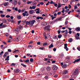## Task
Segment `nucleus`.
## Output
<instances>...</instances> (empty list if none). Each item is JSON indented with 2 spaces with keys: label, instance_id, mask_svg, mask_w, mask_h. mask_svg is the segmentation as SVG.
Returning a JSON list of instances; mask_svg holds the SVG:
<instances>
[{
  "label": "nucleus",
  "instance_id": "obj_1",
  "mask_svg": "<svg viewBox=\"0 0 80 80\" xmlns=\"http://www.w3.org/2000/svg\"><path fill=\"white\" fill-rule=\"evenodd\" d=\"M50 25H48V26L45 27L44 28V30H46L48 32H50Z\"/></svg>",
  "mask_w": 80,
  "mask_h": 80
},
{
  "label": "nucleus",
  "instance_id": "obj_2",
  "mask_svg": "<svg viewBox=\"0 0 80 80\" xmlns=\"http://www.w3.org/2000/svg\"><path fill=\"white\" fill-rule=\"evenodd\" d=\"M70 57H69V56H68L66 57L65 60L66 63H68V62H69V60H70Z\"/></svg>",
  "mask_w": 80,
  "mask_h": 80
},
{
  "label": "nucleus",
  "instance_id": "obj_3",
  "mask_svg": "<svg viewBox=\"0 0 80 80\" xmlns=\"http://www.w3.org/2000/svg\"><path fill=\"white\" fill-rule=\"evenodd\" d=\"M13 3L14 6H16L18 3V1L16 0H14L12 2V3Z\"/></svg>",
  "mask_w": 80,
  "mask_h": 80
},
{
  "label": "nucleus",
  "instance_id": "obj_4",
  "mask_svg": "<svg viewBox=\"0 0 80 80\" xmlns=\"http://www.w3.org/2000/svg\"><path fill=\"white\" fill-rule=\"evenodd\" d=\"M14 73H18L20 72V70L18 69H16L14 70Z\"/></svg>",
  "mask_w": 80,
  "mask_h": 80
},
{
  "label": "nucleus",
  "instance_id": "obj_5",
  "mask_svg": "<svg viewBox=\"0 0 80 80\" xmlns=\"http://www.w3.org/2000/svg\"><path fill=\"white\" fill-rule=\"evenodd\" d=\"M63 72V73L64 75H67V74H68V70H64Z\"/></svg>",
  "mask_w": 80,
  "mask_h": 80
},
{
  "label": "nucleus",
  "instance_id": "obj_6",
  "mask_svg": "<svg viewBox=\"0 0 80 80\" xmlns=\"http://www.w3.org/2000/svg\"><path fill=\"white\" fill-rule=\"evenodd\" d=\"M64 49H66L67 51H68V48L67 47V44H65L64 45Z\"/></svg>",
  "mask_w": 80,
  "mask_h": 80
},
{
  "label": "nucleus",
  "instance_id": "obj_7",
  "mask_svg": "<svg viewBox=\"0 0 80 80\" xmlns=\"http://www.w3.org/2000/svg\"><path fill=\"white\" fill-rule=\"evenodd\" d=\"M57 68H57V67L56 66H53L52 68V69L53 70H57Z\"/></svg>",
  "mask_w": 80,
  "mask_h": 80
},
{
  "label": "nucleus",
  "instance_id": "obj_8",
  "mask_svg": "<svg viewBox=\"0 0 80 80\" xmlns=\"http://www.w3.org/2000/svg\"><path fill=\"white\" fill-rule=\"evenodd\" d=\"M80 61V58L77 60H75V61L72 62L73 63H75L76 62H78Z\"/></svg>",
  "mask_w": 80,
  "mask_h": 80
},
{
  "label": "nucleus",
  "instance_id": "obj_9",
  "mask_svg": "<svg viewBox=\"0 0 80 80\" xmlns=\"http://www.w3.org/2000/svg\"><path fill=\"white\" fill-rule=\"evenodd\" d=\"M31 23L32 25H33L34 23L36 22V21L35 20H33L31 22Z\"/></svg>",
  "mask_w": 80,
  "mask_h": 80
},
{
  "label": "nucleus",
  "instance_id": "obj_10",
  "mask_svg": "<svg viewBox=\"0 0 80 80\" xmlns=\"http://www.w3.org/2000/svg\"><path fill=\"white\" fill-rule=\"evenodd\" d=\"M51 68H50V67H49V66H48L47 68H46V70L48 71H50V70H51Z\"/></svg>",
  "mask_w": 80,
  "mask_h": 80
},
{
  "label": "nucleus",
  "instance_id": "obj_11",
  "mask_svg": "<svg viewBox=\"0 0 80 80\" xmlns=\"http://www.w3.org/2000/svg\"><path fill=\"white\" fill-rule=\"evenodd\" d=\"M31 23V21H30L29 22L28 21H27L26 22V25H30V24Z\"/></svg>",
  "mask_w": 80,
  "mask_h": 80
},
{
  "label": "nucleus",
  "instance_id": "obj_12",
  "mask_svg": "<svg viewBox=\"0 0 80 80\" xmlns=\"http://www.w3.org/2000/svg\"><path fill=\"white\" fill-rule=\"evenodd\" d=\"M33 13H35L34 11L33 10H31L29 11V13L30 14H33Z\"/></svg>",
  "mask_w": 80,
  "mask_h": 80
},
{
  "label": "nucleus",
  "instance_id": "obj_13",
  "mask_svg": "<svg viewBox=\"0 0 80 80\" xmlns=\"http://www.w3.org/2000/svg\"><path fill=\"white\" fill-rule=\"evenodd\" d=\"M17 18L18 19V20H20V19H21L22 18V17L20 15H17Z\"/></svg>",
  "mask_w": 80,
  "mask_h": 80
},
{
  "label": "nucleus",
  "instance_id": "obj_14",
  "mask_svg": "<svg viewBox=\"0 0 80 80\" xmlns=\"http://www.w3.org/2000/svg\"><path fill=\"white\" fill-rule=\"evenodd\" d=\"M20 29L19 28H16V31L17 32H20Z\"/></svg>",
  "mask_w": 80,
  "mask_h": 80
},
{
  "label": "nucleus",
  "instance_id": "obj_15",
  "mask_svg": "<svg viewBox=\"0 0 80 80\" xmlns=\"http://www.w3.org/2000/svg\"><path fill=\"white\" fill-rule=\"evenodd\" d=\"M7 55H8V52H7L5 53L3 55L4 58H5V57H7Z\"/></svg>",
  "mask_w": 80,
  "mask_h": 80
},
{
  "label": "nucleus",
  "instance_id": "obj_16",
  "mask_svg": "<svg viewBox=\"0 0 80 80\" xmlns=\"http://www.w3.org/2000/svg\"><path fill=\"white\" fill-rule=\"evenodd\" d=\"M21 65L23 67H24V68H25V67H27V66L26 65H25L23 63H21Z\"/></svg>",
  "mask_w": 80,
  "mask_h": 80
},
{
  "label": "nucleus",
  "instance_id": "obj_17",
  "mask_svg": "<svg viewBox=\"0 0 80 80\" xmlns=\"http://www.w3.org/2000/svg\"><path fill=\"white\" fill-rule=\"evenodd\" d=\"M53 47H54V46L53 45V43H52L49 46V48H52Z\"/></svg>",
  "mask_w": 80,
  "mask_h": 80
},
{
  "label": "nucleus",
  "instance_id": "obj_18",
  "mask_svg": "<svg viewBox=\"0 0 80 80\" xmlns=\"http://www.w3.org/2000/svg\"><path fill=\"white\" fill-rule=\"evenodd\" d=\"M68 41L69 42L71 43V42H73V39H72V38H70L68 40Z\"/></svg>",
  "mask_w": 80,
  "mask_h": 80
},
{
  "label": "nucleus",
  "instance_id": "obj_19",
  "mask_svg": "<svg viewBox=\"0 0 80 80\" xmlns=\"http://www.w3.org/2000/svg\"><path fill=\"white\" fill-rule=\"evenodd\" d=\"M78 72H77L75 71L73 73V74L74 75H77V74H78Z\"/></svg>",
  "mask_w": 80,
  "mask_h": 80
},
{
  "label": "nucleus",
  "instance_id": "obj_20",
  "mask_svg": "<svg viewBox=\"0 0 80 80\" xmlns=\"http://www.w3.org/2000/svg\"><path fill=\"white\" fill-rule=\"evenodd\" d=\"M7 26V25L6 24H4L2 25V27H0L1 28H5V27H6V26Z\"/></svg>",
  "mask_w": 80,
  "mask_h": 80
},
{
  "label": "nucleus",
  "instance_id": "obj_21",
  "mask_svg": "<svg viewBox=\"0 0 80 80\" xmlns=\"http://www.w3.org/2000/svg\"><path fill=\"white\" fill-rule=\"evenodd\" d=\"M62 35L59 34L58 36V38H62Z\"/></svg>",
  "mask_w": 80,
  "mask_h": 80
},
{
  "label": "nucleus",
  "instance_id": "obj_22",
  "mask_svg": "<svg viewBox=\"0 0 80 80\" xmlns=\"http://www.w3.org/2000/svg\"><path fill=\"white\" fill-rule=\"evenodd\" d=\"M76 30L77 32H79L80 31V28H76Z\"/></svg>",
  "mask_w": 80,
  "mask_h": 80
},
{
  "label": "nucleus",
  "instance_id": "obj_23",
  "mask_svg": "<svg viewBox=\"0 0 80 80\" xmlns=\"http://www.w3.org/2000/svg\"><path fill=\"white\" fill-rule=\"evenodd\" d=\"M7 4H8V2H5L4 4V7H7Z\"/></svg>",
  "mask_w": 80,
  "mask_h": 80
},
{
  "label": "nucleus",
  "instance_id": "obj_24",
  "mask_svg": "<svg viewBox=\"0 0 80 80\" xmlns=\"http://www.w3.org/2000/svg\"><path fill=\"white\" fill-rule=\"evenodd\" d=\"M9 57H10L9 56H8L7 57V58L5 59V60H8H8H10V59H9Z\"/></svg>",
  "mask_w": 80,
  "mask_h": 80
},
{
  "label": "nucleus",
  "instance_id": "obj_25",
  "mask_svg": "<svg viewBox=\"0 0 80 80\" xmlns=\"http://www.w3.org/2000/svg\"><path fill=\"white\" fill-rule=\"evenodd\" d=\"M63 18V17H60L58 19V20H61L62 18Z\"/></svg>",
  "mask_w": 80,
  "mask_h": 80
},
{
  "label": "nucleus",
  "instance_id": "obj_26",
  "mask_svg": "<svg viewBox=\"0 0 80 80\" xmlns=\"http://www.w3.org/2000/svg\"><path fill=\"white\" fill-rule=\"evenodd\" d=\"M75 38L77 39V40H78V39H80V38L77 36V35H76L75 36Z\"/></svg>",
  "mask_w": 80,
  "mask_h": 80
},
{
  "label": "nucleus",
  "instance_id": "obj_27",
  "mask_svg": "<svg viewBox=\"0 0 80 80\" xmlns=\"http://www.w3.org/2000/svg\"><path fill=\"white\" fill-rule=\"evenodd\" d=\"M61 4H60V3L58 4V6L57 7V8H60V7H61Z\"/></svg>",
  "mask_w": 80,
  "mask_h": 80
},
{
  "label": "nucleus",
  "instance_id": "obj_28",
  "mask_svg": "<svg viewBox=\"0 0 80 80\" xmlns=\"http://www.w3.org/2000/svg\"><path fill=\"white\" fill-rule=\"evenodd\" d=\"M69 11H70V9H68L65 10V12H69Z\"/></svg>",
  "mask_w": 80,
  "mask_h": 80
},
{
  "label": "nucleus",
  "instance_id": "obj_29",
  "mask_svg": "<svg viewBox=\"0 0 80 80\" xmlns=\"http://www.w3.org/2000/svg\"><path fill=\"white\" fill-rule=\"evenodd\" d=\"M52 38H53V39H54L55 40H56V39L57 38V36H56L55 37H52Z\"/></svg>",
  "mask_w": 80,
  "mask_h": 80
},
{
  "label": "nucleus",
  "instance_id": "obj_30",
  "mask_svg": "<svg viewBox=\"0 0 80 80\" xmlns=\"http://www.w3.org/2000/svg\"><path fill=\"white\" fill-rule=\"evenodd\" d=\"M29 61H30V60H29L28 59L26 60L25 62L26 63H29Z\"/></svg>",
  "mask_w": 80,
  "mask_h": 80
},
{
  "label": "nucleus",
  "instance_id": "obj_31",
  "mask_svg": "<svg viewBox=\"0 0 80 80\" xmlns=\"http://www.w3.org/2000/svg\"><path fill=\"white\" fill-rule=\"evenodd\" d=\"M50 59L48 58H45V61H47L48 60H50Z\"/></svg>",
  "mask_w": 80,
  "mask_h": 80
},
{
  "label": "nucleus",
  "instance_id": "obj_32",
  "mask_svg": "<svg viewBox=\"0 0 80 80\" xmlns=\"http://www.w3.org/2000/svg\"><path fill=\"white\" fill-rule=\"evenodd\" d=\"M5 15H3V14L1 15V17L2 18H3L5 17Z\"/></svg>",
  "mask_w": 80,
  "mask_h": 80
},
{
  "label": "nucleus",
  "instance_id": "obj_33",
  "mask_svg": "<svg viewBox=\"0 0 80 80\" xmlns=\"http://www.w3.org/2000/svg\"><path fill=\"white\" fill-rule=\"evenodd\" d=\"M67 67V65L65 64H64V65L62 66V67L63 68H66Z\"/></svg>",
  "mask_w": 80,
  "mask_h": 80
},
{
  "label": "nucleus",
  "instance_id": "obj_34",
  "mask_svg": "<svg viewBox=\"0 0 80 80\" xmlns=\"http://www.w3.org/2000/svg\"><path fill=\"white\" fill-rule=\"evenodd\" d=\"M48 45V43L45 42L43 44V46H45V45Z\"/></svg>",
  "mask_w": 80,
  "mask_h": 80
},
{
  "label": "nucleus",
  "instance_id": "obj_35",
  "mask_svg": "<svg viewBox=\"0 0 80 80\" xmlns=\"http://www.w3.org/2000/svg\"><path fill=\"white\" fill-rule=\"evenodd\" d=\"M3 22L5 23H7V20L5 19H3Z\"/></svg>",
  "mask_w": 80,
  "mask_h": 80
},
{
  "label": "nucleus",
  "instance_id": "obj_36",
  "mask_svg": "<svg viewBox=\"0 0 80 80\" xmlns=\"http://www.w3.org/2000/svg\"><path fill=\"white\" fill-rule=\"evenodd\" d=\"M68 21H66L65 22V25H68Z\"/></svg>",
  "mask_w": 80,
  "mask_h": 80
},
{
  "label": "nucleus",
  "instance_id": "obj_37",
  "mask_svg": "<svg viewBox=\"0 0 80 80\" xmlns=\"http://www.w3.org/2000/svg\"><path fill=\"white\" fill-rule=\"evenodd\" d=\"M9 35H10V34H8V33H6L5 34V36H6V37H8Z\"/></svg>",
  "mask_w": 80,
  "mask_h": 80
},
{
  "label": "nucleus",
  "instance_id": "obj_38",
  "mask_svg": "<svg viewBox=\"0 0 80 80\" xmlns=\"http://www.w3.org/2000/svg\"><path fill=\"white\" fill-rule=\"evenodd\" d=\"M30 61L31 62H33V59L32 58H31L30 59Z\"/></svg>",
  "mask_w": 80,
  "mask_h": 80
},
{
  "label": "nucleus",
  "instance_id": "obj_39",
  "mask_svg": "<svg viewBox=\"0 0 80 80\" xmlns=\"http://www.w3.org/2000/svg\"><path fill=\"white\" fill-rule=\"evenodd\" d=\"M15 65H16V64H15V63H12L11 66H15Z\"/></svg>",
  "mask_w": 80,
  "mask_h": 80
},
{
  "label": "nucleus",
  "instance_id": "obj_40",
  "mask_svg": "<svg viewBox=\"0 0 80 80\" xmlns=\"http://www.w3.org/2000/svg\"><path fill=\"white\" fill-rule=\"evenodd\" d=\"M63 2L67 3L68 2V0H62Z\"/></svg>",
  "mask_w": 80,
  "mask_h": 80
},
{
  "label": "nucleus",
  "instance_id": "obj_41",
  "mask_svg": "<svg viewBox=\"0 0 80 80\" xmlns=\"http://www.w3.org/2000/svg\"><path fill=\"white\" fill-rule=\"evenodd\" d=\"M58 34H60V33H61V32H60V28L59 29V30L58 31Z\"/></svg>",
  "mask_w": 80,
  "mask_h": 80
},
{
  "label": "nucleus",
  "instance_id": "obj_42",
  "mask_svg": "<svg viewBox=\"0 0 80 80\" xmlns=\"http://www.w3.org/2000/svg\"><path fill=\"white\" fill-rule=\"evenodd\" d=\"M28 47H29V48H32L33 46L32 45H29L28 46Z\"/></svg>",
  "mask_w": 80,
  "mask_h": 80
},
{
  "label": "nucleus",
  "instance_id": "obj_43",
  "mask_svg": "<svg viewBox=\"0 0 80 80\" xmlns=\"http://www.w3.org/2000/svg\"><path fill=\"white\" fill-rule=\"evenodd\" d=\"M3 53V51H2L0 53V56H2V54Z\"/></svg>",
  "mask_w": 80,
  "mask_h": 80
},
{
  "label": "nucleus",
  "instance_id": "obj_44",
  "mask_svg": "<svg viewBox=\"0 0 80 80\" xmlns=\"http://www.w3.org/2000/svg\"><path fill=\"white\" fill-rule=\"evenodd\" d=\"M32 9H35V8H36V7L35 6H32Z\"/></svg>",
  "mask_w": 80,
  "mask_h": 80
},
{
  "label": "nucleus",
  "instance_id": "obj_45",
  "mask_svg": "<svg viewBox=\"0 0 80 80\" xmlns=\"http://www.w3.org/2000/svg\"><path fill=\"white\" fill-rule=\"evenodd\" d=\"M21 22H22V21L20 20L18 22V25H19L20 23Z\"/></svg>",
  "mask_w": 80,
  "mask_h": 80
},
{
  "label": "nucleus",
  "instance_id": "obj_46",
  "mask_svg": "<svg viewBox=\"0 0 80 80\" xmlns=\"http://www.w3.org/2000/svg\"><path fill=\"white\" fill-rule=\"evenodd\" d=\"M19 28L21 30V29H22V28H23V27H22V26L20 25V26H19Z\"/></svg>",
  "mask_w": 80,
  "mask_h": 80
},
{
  "label": "nucleus",
  "instance_id": "obj_47",
  "mask_svg": "<svg viewBox=\"0 0 80 80\" xmlns=\"http://www.w3.org/2000/svg\"><path fill=\"white\" fill-rule=\"evenodd\" d=\"M22 15L23 17H25V16H26V14L25 13H22Z\"/></svg>",
  "mask_w": 80,
  "mask_h": 80
},
{
  "label": "nucleus",
  "instance_id": "obj_48",
  "mask_svg": "<svg viewBox=\"0 0 80 80\" xmlns=\"http://www.w3.org/2000/svg\"><path fill=\"white\" fill-rule=\"evenodd\" d=\"M6 18H10V16L9 15H7L6 16Z\"/></svg>",
  "mask_w": 80,
  "mask_h": 80
},
{
  "label": "nucleus",
  "instance_id": "obj_49",
  "mask_svg": "<svg viewBox=\"0 0 80 80\" xmlns=\"http://www.w3.org/2000/svg\"><path fill=\"white\" fill-rule=\"evenodd\" d=\"M60 14H61V12H58L57 13V15H60Z\"/></svg>",
  "mask_w": 80,
  "mask_h": 80
},
{
  "label": "nucleus",
  "instance_id": "obj_50",
  "mask_svg": "<svg viewBox=\"0 0 80 80\" xmlns=\"http://www.w3.org/2000/svg\"><path fill=\"white\" fill-rule=\"evenodd\" d=\"M48 58H52V55H49L48 56Z\"/></svg>",
  "mask_w": 80,
  "mask_h": 80
},
{
  "label": "nucleus",
  "instance_id": "obj_51",
  "mask_svg": "<svg viewBox=\"0 0 80 80\" xmlns=\"http://www.w3.org/2000/svg\"><path fill=\"white\" fill-rule=\"evenodd\" d=\"M37 4V3H36V2L35 1H34V3L32 4L33 5H35Z\"/></svg>",
  "mask_w": 80,
  "mask_h": 80
},
{
  "label": "nucleus",
  "instance_id": "obj_52",
  "mask_svg": "<svg viewBox=\"0 0 80 80\" xmlns=\"http://www.w3.org/2000/svg\"><path fill=\"white\" fill-rule=\"evenodd\" d=\"M7 12H11V10L10 9H7Z\"/></svg>",
  "mask_w": 80,
  "mask_h": 80
},
{
  "label": "nucleus",
  "instance_id": "obj_53",
  "mask_svg": "<svg viewBox=\"0 0 80 80\" xmlns=\"http://www.w3.org/2000/svg\"><path fill=\"white\" fill-rule=\"evenodd\" d=\"M49 3H50V2L49 1H48V2L46 4V5L47 6L48 5H49Z\"/></svg>",
  "mask_w": 80,
  "mask_h": 80
},
{
  "label": "nucleus",
  "instance_id": "obj_54",
  "mask_svg": "<svg viewBox=\"0 0 80 80\" xmlns=\"http://www.w3.org/2000/svg\"><path fill=\"white\" fill-rule=\"evenodd\" d=\"M40 3L41 5H43L44 4V3L42 2H40Z\"/></svg>",
  "mask_w": 80,
  "mask_h": 80
},
{
  "label": "nucleus",
  "instance_id": "obj_55",
  "mask_svg": "<svg viewBox=\"0 0 80 80\" xmlns=\"http://www.w3.org/2000/svg\"><path fill=\"white\" fill-rule=\"evenodd\" d=\"M40 16H38L36 18V19L37 20H39L40 19Z\"/></svg>",
  "mask_w": 80,
  "mask_h": 80
},
{
  "label": "nucleus",
  "instance_id": "obj_56",
  "mask_svg": "<svg viewBox=\"0 0 80 80\" xmlns=\"http://www.w3.org/2000/svg\"><path fill=\"white\" fill-rule=\"evenodd\" d=\"M31 3V2H30V1H28L27 2V4H30Z\"/></svg>",
  "mask_w": 80,
  "mask_h": 80
},
{
  "label": "nucleus",
  "instance_id": "obj_57",
  "mask_svg": "<svg viewBox=\"0 0 80 80\" xmlns=\"http://www.w3.org/2000/svg\"><path fill=\"white\" fill-rule=\"evenodd\" d=\"M8 22H10L11 21V19H10V18H8Z\"/></svg>",
  "mask_w": 80,
  "mask_h": 80
},
{
  "label": "nucleus",
  "instance_id": "obj_58",
  "mask_svg": "<svg viewBox=\"0 0 80 80\" xmlns=\"http://www.w3.org/2000/svg\"><path fill=\"white\" fill-rule=\"evenodd\" d=\"M40 50H43L44 49V48L43 47L40 48Z\"/></svg>",
  "mask_w": 80,
  "mask_h": 80
},
{
  "label": "nucleus",
  "instance_id": "obj_59",
  "mask_svg": "<svg viewBox=\"0 0 80 80\" xmlns=\"http://www.w3.org/2000/svg\"><path fill=\"white\" fill-rule=\"evenodd\" d=\"M36 13H37L38 14V13H40V11H37L36 12Z\"/></svg>",
  "mask_w": 80,
  "mask_h": 80
},
{
  "label": "nucleus",
  "instance_id": "obj_60",
  "mask_svg": "<svg viewBox=\"0 0 80 80\" xmlns=\"http://www.w3.org/2000/svg\"><path fill=\"white\" fill-rule=\"evenodd\" d=\"M15 10L18 11V8H17V7L15 9Z\"/></svg>",
  "mask_w": 80,
  "mask_h": 80
},
{
  "label": "nucleus",
  "instance_id": "obj_61",
  "mask_svg": "<svg viewBox=\"0 0 80 80\" xmlns=\"http://www.w3.org/2000/svg\"><path fill=\"white\" fill-rule=\"evenodd\" d=\"M56 50H57V49H56V48H54L53 49V51H54V52H55Z\"/></svg>",
  "mask_w": 80,
  "mask_h": 80
},
{
  "label": "nucleus",
  "instance_id": "obj_62",
  "mask_svg": "<svg viewBox=\"0 0 80 80\" xmlns=\"http://www.w3.org/2000/svg\"><path fill=\"white\" fill-rule=\"evenodd\" d=\"M8 51L9 52H12V50L10 49H8Z\"/></svg>",
  "mask_w": 80,
  "mask_h": 80
},
{
  "label": "nucleus",
  "instance_id": "obj_63",
  "mask_svg": "<svg viewBox=\"0 0 80 80\" xmlns=\"http://www.w3.org/2000/svg\"><path fill=\"white\" fill-rule=\"evenodd\" d=\"M77 50H78L79 51H80V47H78L77 48Z\"/></svg>",
  "mask_w": 80,
  "mask_h": 80
},
{
  "label": "nucleus",
  "instance_id": "obj_64",
  "mask_svg": "<svg viewBox=\"0 0 80 80\" xmlns=\"http://www.w3.org/2000/svg\"><path fill=\"white\" fill-rule=\"evenodd\" d=\"M40 43H41L40 42H38L37 43V44H38V45H40Z\"/></svg>",
  "mask_w": 80,
  "mask_h": 80
}]
</instances>
